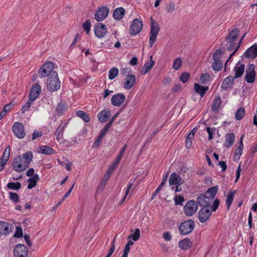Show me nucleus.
Returning a JSON list of instances; mask_svg holds the SVG:
<instances>
[{
	"label": "nucleus",
	"instance_id": "17",
	"mask_svg": "<svg viewBox=\"0 0 257 257\" xmlns=\"http://www.w3.org/2000/svg\"><path fill=\"white\" fill-rule=\"evenodd\" d=\"M109 12L106 6H102L97 9V22H101L107 17Z\"/></svg>",
	"mask_w": 257,
	"mask_h": 257
},
{
	"label": "nucleus",
	"instance_id": "9",
	"mask_svg": "<svg viewBox=\"0 0 257 257\" xmlns=\"http://www.w3.org/2000/svg\"><path fill=\"white\" fill-rule=\"evenodd\" d=\"M143 24L139 19H134L130 26V34L135 36L140 33L142 30Z\"/></svg>",
	"mask_w": 257,
	"mask_h": 257
},
{
	"label": "nucleus",
	"instance_id": "43",
	"mask_svg": "<svg viewBox=\"0 0 257 257\" xmlns=\"http://www.w3.org/2000/svg\"><path fill=\"white\" fill-rule=\"evenodd\" d=\"M76 115L81 118L85 122H88L90 120L88 114L84 111L79 110L76 112Z\"/></svg>",
	"mask_w": 257,
	"mask_h": 257
},
{
	"label": "nucleus",
	"instance_id": "7",
	"mask_svg": "<svg viewBox=\"0 0 257 257\" xmlns=\"http://www.w3.org/2000/svg\"><path fill=\"white\" fill-rule=\"evenodd\" d=\"M255 66L253 64H250L246 68L244 78L247 83H252L255 81Z\"/></svg>",
	"mask_w": 257,
	"mask_h": 257
},
{
	"label": "nucleus",
	"instance_id": "46",
	"mask_svg": "<svg viewBox=\"0 0 257 257\" xmlns=\"http://www.w3.org/2000/svg\"><path fill=\"white\" fill-rule=\"evenodd\" d=\"M245 34L241 38L240 41H239V42L238 43V44H237V45H236V47L235 48V49L234 50V51L230 55V56H229V59L227 60V61L225 63V65L226 64V63L229 61L230 59L236 53V52L238 51V50L239 49L240 46V45L244 39V37H245Z\"/></svg>",
	"mask_w": 257,
	"mask_h": 257
},
{
	"label": "nucleus",
	"instance_id": "13",
	"mask_svg": "<svg viewBox=\"0 0 257 257\" xmlns=\"http://www.w3.org/2000/svg\"><path fill=\"white\" fill-rule=\"evenodd\" d=\"M14 226L10 223L0 221V234L7 235L12 232Z\"/></svg>",
	"mask_w": 257,
	"mask_h": 257
},
{
	"label": "nucleus",
	"instance_id": "4",
	"mask_svg": "<svg viewBox=\"0 0 257 257\" xmlns=\"http://www.w3.org/2000/svg\"><path fill=\"white\" fill-rule=\"evenodd\" d=\"M194 227V221L189 219L182 222L179 227V230L181 234L187 235L192 232Z\"/></svg>",
	"mask_w": 257,
	"mask_h": 257
},
{
	"label": "nucleus",
	"instance_id": "50",
	"mask_svg": "<svg viewBox=\"0 0 257 257\" xmlns=\"http://www.w3.org/2000/svg\"><path fill=\"white\" fill-rule=\"evenodd\" d=\"M116 167L117 166L112 163V164L106 171V173L104 174V176L106 178H107L109 179L111 175L112 174L113 171L116 169Z\"/></svg>",
	"mask_w": 257,
	"mask_h": 257
},
{
	"label": "nucleus",
	"instance_id": "38",
	"mask_svg": "<svg viewBox=\"0 0 257 257\" xmlns=\"http://www.w3.org/2000/svg\"><path fill=\"white\" fill-rule=\"evenodd\" d=\"M40 152L46 155L52 154L54 150L47 146H43L40 147Z\"/></svg>",
	"mask_w": 257,
	"mask_h": 257
},
{
	"label": "nucleus",
	"instance_id": "2",
	"mask_svg": "<svg viewBox=\"0 0 257 257\" xmlns=\"http://www.w3.org/2000/svg\"><path fill=\"white\" fill-rule=\"evenodd\" d=\"M47 88L51 92H54L60 89L61 82L56 71L51 72L47 79Z\"/></svg>",
	"mask_w": 257,
	"mask_h": 257
},
{
	"label": "nucleus",
	"instance_id": "60",
	"mask_svg": "<svg viewBox=\"0 0 257 257\" xmlns=\"http://www.w3.org/2000/svg\"><path fill=\"white\" fill-rule=\"evenodd\" d=\"M175 5L174 3H169L166 7V10L168 13H171L175 10Z\"/></svg>",
	"mask_w": 257,
	"mask_h": 257
},
{
	"label": "nucleus",
	"instance_id": "42",
	"mask_svg": "<svg viewBox=\"0 0 257 257\" xmlns=\"http://www.w3.org/2000/svg\"><path fill=\"white\" fill-rule=\"evenodd\" d=\"M7 186L9 189L16 191H18L21 188V184L20 182H10Z\"/></svg>",
	"mask_w": 257,
	"mask_h": 257
},
{
	"label": "nucleus",
	"instance_id": "34",
	"mask_svg": "<svg viewBox=\"0 0 257 257\" xmlns=\"http://www.w3.org/2000/svg\"><path fill=\"white\" fill-rule=\"evenodd\" d=\"M235 136L233 133L227 134L225 137V146L226 148L231 147L234 142Z\"/></svg>",
	"mask_w": 257,
	"mask_h": 257
},
{
	"label": "nucleus",
	"instance_id": "30",
	"mask_svg": "<svg viewBox=\"0 0 257 257\" xmlns=\"http://www.w3.org/2000/svg\"><path fill=\"white\" fill-rule=\"evenodd\" d=\"M208 86L204 87L198 83H195L194 84V89L195 92L199 94L201 97H203L205 95L206 91L208 90Z\"/></svg>",
	"mask_w": 257,
	"mask_h": 257
},
{
	"label": "nucleus",
	"instance_id": "29",
	"mask_svg": "<svg viewBox=\"0 0 257 257\" xmlns=\"http://www.w3.org/2000/svg\"><path fill=\"white\" fill-rule=\"evenodd\" d=\"M192 245V243L190 239L186 238L181 240L179 242V247L184 250H187L190 248Z\"/></svg>",
	"mask_w": 257,
	"mask_h": 257
},
{
	"label": "nucleus",
	"instance_id": "10",
	"mask_svg": "<svg viewBox=\"0 0 257 257\" xmlns=\"http://www.w3.org/2000/svg\"><path fill=\"white\" fill-rule=\"evenodd\" d=\"M29 250L27 247L23 244H18L14 250V257H27Z\"/></svg>",
	"mask_w": 257,
	"mask_h": 257
},
{
	"label": "nucleus",
	"instance_id": "25",
	"mask_svg": "<svg viewBox=\"0 0 257 257\" xmlns=\"http://www.w3.org/2000/svg\"><path fill=\"white\" fill-rule=\"evenodd\" d=\"M245 66L244 64H239V62L234 68L235 78L241 77L244 72Z\"/></svg>",
	"mask_w": 257,
	"mask_h": 257
},
{
	"label": "nucleus",
	"instance_id": "6",
	"mask_svg": "<svg viewBox=\"0 0 257 257\" xmlns=\"http://www.w3.org/2000/svg\"><path fill=\"white\" fill-rule=\"evenodd\" d=\"M198 209L197 202L194 200H190L187 202L184 207V212L187 216L194 215Z\"/></svg>",
	"mask_w": 257,
	"mask_h": 257
},
{
	"label": "nucleus",
	"instance_id": "36",
	"mask_svg": "<svg viewBox=\"0 0 257 257\" xmlns=\"http://www.w3.org/2000/svg\"><path fill=\"white\" fill-rule=\"evenodd\" d=\"M236 191L229 192L226 197V203L227 209L229 210L233 200L234 195Z\"/></svg>",
	"mask_w": 257,
	"mask_h": 257
},
{
	"label": "nucleus",
	"instance_id": "32",
	"mask_svg": "<svg viewBox=\"0 0 257 257\" xmlns=\"http://www.w3.org/2000/svg\"><path fill=\"white\" fill-rule=\"evenodd\" d=\"M222 103L221 97L219 96H216L213 101L211 109L213 111L218 112Z\"/></svg>",
	"mask_w": 257,
	"mask_h": 257
},
{
	"label": "nucleus",
	"instance_id": "56",
	"mask_svg": "<svg viewBox=\"0 0 257 257\" xmlns=\"http://www.w3.org/2000/svg\"><path fill=\"white\" fill-rule=\"evenodd\" d=\"M23 236V230L20 227H16L14 236L17 238H21Z\"/></svg>",
	"mask_w": 257,
	"mask_h": 257
},
{
	"label": "nucleus",
	"instance_id": "3",
	"mask_svg": "<svg viewBox=\"0 0 257 257\" xmlns=\"http://www.w3.org/2000/svg\"><path fill=\"white\" fill-rule=\"evenodd\" d=\"M151 26L149 37V47L151 48L156 40V38L160 30L158 23L153 18H151Z\"/></svg>",
	"mask_w": 257,
	"mask_h": 257
},
{
	"label": "nucleus",
	"instance_id": "51",
	"mask_svg": "<svg viewBox=\"0 0 257 257\" xmlns=\"http://www.w3.org/2000/svg\"><path fill=\"white\" fill-rule=\"evenodd\" d=\"M190 77V74L188 72L182 73L180 76V80L185 83L187 82Z\"/></svg>",
	"mask_w": 257,
	"mask_h": 257
},
{
	"label": "nucleus",
	"instance_id": "31",
	"mask_svg": "<svg viewBox=\"0 0 257 257\" xmlns=\"http://www.w3.org/2000/svg\"><path fill=\"white\" fill-rule=\"evenodd\" d=\"M218 191V186H215L209 188L205 192L206 195L208 196V198L211 201H212Z\"/></svg>",
	"mask_w": 257,
	"mask_h": 257
},
{
	"label": "nucleus",
	"instance_id": "11",
	"mask_svg": "<svg viewBox=\"0 0 257 257\" xmlns=\"http://www.w3.org/2000/svg\"><path fill=\"white\" fill-rule=\"evenodd\" d=\"M197 204H198L200 206H203V208H207L211 209L212 206L210 205L211 202H212L210 200L207 195L204 194H200L197 198Z\"/></svg>",
	"mask_w": 257,
	"mask_h": 257
},
{
	"label": "nucleus",
	"instance_id": "1",
	"mask_svg": "<svg viewBox=\"0 0 257 257\" xmlns=\"http://www.w3.org/2000/svg\"><path fill=\"white\" fill-rule=\"evenodd\" d=\"M33 158V153L27 152L23 155L15 157L12 163L14 170L16 172H22L29 167Z\"/></svg>",
	"mask_w": 257,
	"mask_h": 257
},
{
	"label": "nucleus",
	"instance_id": "14",
	"mask_svg": "<svg viewBox=\"0 0 257 257\" xmlns=\"http://www.w3.org/2000/svg\"><path fill=\"white\" fill-rule=\"evenodd\" d=\"M41 92V87L39 84H35L33 85L30 90L29 94V99L31 101L35 100L38 97Z\"/></svg>",
	"mask_w": 257,
	"mask_h": 257
},
{
	"label": "nucleus",
	"instance_id": "37",
	"mask_svg": "<svg viewBox=\"0 0 257 257\" xmlns=\"http://www.w3.org/2000/svg\"><path fill=\"white\" fill-rule=\"evenodd\" d=\"M126 147H127V145H125L122 148V149H121V150L120 151L119 153H118V154L117 155L114 162L113 163V164L115 165L116 166H117L118 164H119V163L120 162L122 157V156L123 155V154L124 153V151L126 148Z\"/></svg>",
	"mask_w": 257,
	"mask_h": 257
},
{
	"label": "nucleus",
	"instance_id": "48",
	"mask_svg": "<svg viewBox=\"0 0 257 257\" xmlns=\"http://www.w3.org/2000/svg\"><path fill=\"white\" fill-rule=\"evenodd\" d=\"M210 79V75L208 73H204L201 75L199 81L202 84H205L206 82H208Z\"/></svg>",
	"mask_w": 257,
	"mask_h": 257
},
{
	"label": "nucleus",
	"instance_id": "22",
	"mask_svg": "<svg viewBox=\"0 0 257 257\" xmlns=\"http://www.w3.org/2000/svg\"><path fill=\"white\" fill-rule=\"evenodd\" d=\"M111 112L109 110H103L100 111L97 116L98 120L101 122H106L111 117Z\"/></svg>",
	"mask_w": 257,
	"mask_h": 257
},
{
	"label": "nucleus",
	"instance_id": "41",
	"mask_svg": "<svg viewBox=\"0 0 257 257\" xmlns=\"http://www.w3.org/2000/svg\"><path fill=\"white\" fill-rule=\"evenodd\" d=\"M182 64V60L181 58L178 57L176 58L173 63V68L175 70H179Z\"/></svg>",
	"mask_w": 257,
	"mask_h": 257
},
{
	"label": "nucleus",
	"instance_id": "64",
	"mask_svg": "<svg viewBox=\"0 0 257 257\" xmlns=\"http://www.w3.org/2000/svg\"><path fill=\"white\" fill-rule=\"evenodd\" d=\"M80 35L79 34H77L75 36V38H74V39L73 40V41L72 43V44L70 46V48H72L75 45V44H76V43L77 42L78 40H80Z\"/></svg>",
	"mask_w": 257,
	"mask_h": 257
},
{
	"label": "nucleus",
	"instance_id": "49",
	"mask_svg": "<svg viewBox=\"0 0 257 257\" xmlns=\"http://www.w3.org/2000/svg\"><path fill=\"white\" fill-rule=\"evenodd\" d=\"M184 201V198L180 195H176L174 197V202L176 205H182V202Z\"/></svg>",
	"mask_w": 257,
	"mask_h": 257
},
{
	"label": "nucleus",
	"instance_id": "44",
	"mask_svg": "<svg viewBox=\"0 0 257 257\" xmlns=\"http://www.w3.org/2000/svg\"><path fill=\"white\" fill-rule=\"evenodd\" d=\"M223 63L221 61H214L212 65L213 70L218 71L222 69Z\"/></svg>",
	"mask_w": 257,
	"mask_h": 257
},
{
	"label": "nucleus",
	"instance_id": "15",
	"mask_svg": "<svg viewBox=\"0 0 257 257\" xmlns=\"http://www.w3.org/2000/svg\"><path fill=\"white\" fill-rule=\"evenodd\" d=\"M10 150L11 148L8 146L5 150L3 155L0 159V171L4 170L7 162L10 158Z\"/></svg>",
	"mask_w": 257,
	"mask_h": 257
},
{
	"label": "nucleus",
	"instance_id": "59",
	"mask_svg": "<svg viewBox=\"0 0 257 257\" xmlns=\"http://www.w3.org/2000/svg\"><path fill=\"white\" fill-rule=\"evenodd\" d=\"M131 71L128 68H124L120 69V75L122 76L126 77L127 75H131Z\"/></svg>",
	"mask_w": 257,
	"mask_h": 257
},
{
	"label": "nucleus",
	"instance_id": "16",
	"mask_svg": "<svg viewBox=\"0 0 257 257\" xmlns=\"http://www.w3.org/2000/svg\"><path fill=\"white\" fill-rule=\"evenodd\" d=\"M125 100V96L122 93H117L111 97L112 104L115 106H119L122 104Z\"/></svg>",
	"mask_w": 257,
	"mask_h": 257
},
{
	"label": "nucleus",
	"instance_id": "33",
	"mask_svg": "<svg viewBox=\"0 0 257 257\" xmlns=\"http://www.w3.org/2000/svg\"><path fill=\"white\" fill-rule=\"evenodd\" d=\"M244 137V135L243 134L241 135L240 140H239V147L235 150L234 153V158H237V159H239L240 155H241L243 149V138Z\"/></svg>",
	"mask_w": 257,
	"mask_h": 257
},
{
	"label": "nucleus",
	"instance_id": "35",
	"mask_svg": "<svg viewBox=\"0 0 257 257\" xmlns=\"http://www.w3.org/2000/svg\"><path fill=\"white\" fill-rule=\"evenodd\" d=\"M110 123H107L97 137V147L99 146L101 140L107 134L108 129L111 127Z\"/></svg>",
	"mask_w": 257,
	"mask_h": 257
},
{
	"label": "nucleus",
	"instance_id": "27",
	"mask_svg": "<svg viewBox=\"0 0 257 257\" xmlns=\"http://www.w3.org/2000/svg\"><path fill=\"white\" fill-rule=\"evenodd\" d=\"M240 31L238 29L234 28L229 33L226 37V39L235 41L237 39Z\"/></svg>",
	"mask_w": 257,
	"mask_h": 257
},
{
	"label": "nucleus",
	"instance_id": "20",
	"mask_svg": "<svg viewBox=\"0 0 257 257\" xmlns=\"http://www.w3.org/2000/svg\"><path fill=\"white\" fill-rule=\"evenodd\" d=\"M235 79V78L232 76L226 77L221 83V89L227 90L228 88H230L233 85Z\"/></svg>",
	"mask_w": 257,
	"mask_h": 257
},
{
	"label": "nucleus",
	"instance_id": "52",
	"mask_svg": "<svg viewBox=\"0 0 257 257\" xmlns=\"http://www.w3.org/2000/svg\"><path fill=\"white\" fill-rule=\"evenodd\" d=\"M108 179V178H106L105 177L103 176V178L100 181L99 186L97 187V190L99 189V190L102 191L106 186Z\"/></svg>",
	"mask_w": 257,
	"mask_h": 257
},
{
	"label": "nucleus",
	"instance_id": "61",
	"mask_svg": "<svg viewBox=\"0 0 257 257\" xmlns=\"http://www.w3.org/2000/svg\"><path fill=\"white\" fill-rule=\"evenodd\" d=\"M31 105V102L28 101L25 103V104L22 107L21 111L22 113H24L25 111H28Z\"/></svg>",
	"mask_w": 257,
	"mask_h": 257
},
{
	"label": "nucleus",
	"instance_id": "8",
	"mask_svg": "<svg viewBox=\"0 0 257 257\" xmlns=\"http://www.w3.org/2000/svg\"><path fill=\"white\" fill-rule=\"evenodd\" d=\"M12 131L15 135L19 139H23L26 136L24 126L21 122H15L12 126Z\"/></svg>",
	"mask_w": 257,
	"mask_h": 257
},
{
	"label": "nucleus",
	"instance_id": "63",
	"mask_svg": "<svg viewBox=\"0 0 257 257\" xmlns=\"http://www.w3.org/2000/svg\"><path fill=\"white\" fill-rule=\"evenodd\" d=\"M163 238L166 241H170L172 239V235L168 231H166L163 234Z\"/></svg>",
	"mask_w": 257,
	"mask_h": 257
},
{
	"label": "nucleus",
	"instance_id": "18",
	"mask_svg": "<svg viewBox=\"0 0 257 257\" xmlns=\"http://www.w3.org/2000/svg\"><path fill=\"white\" fill-rule=\"evenodd\" d=\"M136 78L135 75L131 74L127 75L124 82L123 87L125 89L129 90L131 89L136 83Z\"/></svg>",
	"mask_w": 257,
	"mask_h": 257
},
{
	"label": "nucleus",
	"instance_id": "21",
	"mask_svg": "<svg viewBox=\"0 0 257 257\" xmlns=\"http://www.w3.org/2000/svg\"><path fill=\"white\" fill-rule=\"evenodd\" d=\"M169 183L170 186L172 185H180L182 183V178L177 173H172L169 179Z\"/></svg>",
	"mask_w": 257,
	"mask_h": 257
},
{
	"label": "nucleus",
	"instance_id": "24",
	"mask_svg": "<svg viewBox=\"0 0 257 257\" xmlns=\"http://www.w3.org/2000/svg\"><path fill=\"white\" fill-rule=\"evenodd\" d=\"M125 12V9L122 7L116 8L113 12V18L117 21L120 20L124 16Z\"/></svg>",
	"mask_w": 257,
	"mask_h": 257
},
{
	"label": "nucleus",
	"instance_id": "45",
	"mask_svg": "<svg viewBox=\"0 0 257 257\" xmlns=\"http://www.w3.org/2000/svg\"><path fill=\"white\" fill-rule=\"evenodd\" d=\"M245 109L243 107H240L236 111L235 113V118L237 120H241L244 114H245Z\"/></svg>",
	"mask_w": 257,
	"mask_h": 257
},
{
	"label": "nucleus",
	"instance_id": "53",
	"mask_svg": "<svg viewBox=\"0 0 257 257\" xmlns=\"http://www.w3.org/2000/svg\"><path fill=\"white\" fill-rule=\"evenodd\" d=\"M9 196L10 200H11L14 203H16L19 202V197L17 193L12 192H10Z\"/></svg>",
	"mask_w": 257,
	"mask_h": 257
},
{
	"label": "nucleus",
	"instance_id": "5",
	"mask_svg": "<svg viewBox=\"0 0 257 257\" xmlns=\"http://www.w3.org/2000/svg\"><path fill=\"white\" fill-rule=\"evenodd\" d=\"M54 66L52 62H47L43 64L39 70V75L40 78L49 76L51 72H53Z\"/></svg>",
	"mask_w": 257,
	"mask_h": 257
},
{
	"label": "nucleus",
	"instance_id": "19",
	"mask_svg": "<svg viewBox=\"0 0 257 257\" xmlns=\"http://www.w3.org/2000/svg\"><path fill=\"white\" fill-rule=\"evenodd\" d=\"M245 57L248 59H254L257 57V44L248 48L245 53Z\"/></svg>",
	"mask_w": 257,
	"mask_h": 257
},
{
	"label": "nucleus",
	"instance_id": "12",
	"mask_svg": "<svg viewBox=\"0 0 257 257\" xmlns=\"http://www.w3.org/2000/svg\"><path fill=\"white\" fill-rule=\"evenodd\" d=\"M211 209L207 208H201L198 213V218L201 223H204L211 214Z\"/></svg>",
	"mask_w": 257,
	"mask_h": 257
},
{
	"label": "nucleus",
	"instance_id": "28",
	"mask_svg": "<svg viewBox=\"0 0 257 257\" xmlns=\"http://www.w3.org/2000/svg\"><path fill=\"white\" fill-rule=\"evenodd\" d=\"M150 59V62H147L142 68L141 73L142 74H146L155 64V61L153 60V56H151Z\"/></svg>",
	"mask_w": 257,
	"mask_h": 257
},
{
	"label": "nucleus",
	"instance_id": "58",
	"mask_svg": "<svg viewBox=\"0 0 257 257\" xmlns=\"http://www.w3.org/2000/svg\"><path fill=\"white\" fill-rule=\"evenodd\" d=\"M28 182H29V184L28 185V188L29 189H32L34 187H35L37 185L36 181H35L33 180V179H29L28 180Z\"/></svg>",
	"mask_w": 257,
	"mask_h": 257
},
{
	"label": "nucleus",
	"instance_id": "39",
	"mask_svg": "<svg viewBox=\"0 0 257 257\" xmlns=\"http://www.w3.org/2000/svg\"><path fill=\"white\" fill-rule=\"evenodd\" d=\"M66 108H67V105H66V103H60L58 105L57 108H56L57 114L58 115H62L64 113L65 111L66 110Z\"/></svg>",
	"mask_w": 257,
	"mask_h": 257
},
{
	"label": "nucleus",
	"instance_id": "55",
	"mask_svg": "<svg viewBox=\"0 0 257 257\" xmlns=\"http://www.w3.org/2000/svg\"><path fill=\"white\" fill-rule=\"evenodd\" d=\"M222 54V52L220 50L218 49L213 54L212 57L214 61H220V55Z\"/></svg>",
	"mask_w": 257,
	"mask_h": 257
},
{
	"label": "nucleus",
	"instance_id": "23",
	"mask_svg": "<svg viewBox=\"0 0 257 257\" xmlns=\"http://www.w3.org/2000/svg\"><path fill=\"white\" fill-rule=\"evenodd\" d=\"M237 44L234 41H231L229 40H227L225 39V40L222 43V46L223 47L225 48V49L229 51H232L233 50H235Z\"/></svg>",
	"mask_w": 257,
	"mask_h": 257
},
{
	"label": "nucleus",
	"instance_id": "57",
	"mask_svg": "<svg viewBox=\"0 0 257 257\" xmlns=\"http://www.w3.org/2000/svg\"><path fill=\"white\" fill-rule=\"evenodd\" d=\"M216 130L215 128L214 127H212V128H210L209 127H207L206 128V131L209 135V136H208V140H211L213 138V134L214 133V131Z\"/></svg>",
	"mask_w": 257,
	"mask_h": 257
},
{
	"label": "nucleus",
	"instance_id": "40",
	"mask_svg": "<svg viewBox=\"0 0 257 257\" xmlns=\"http://www.w3.org/2000/svg\"><path fill=\"white\" fill-rule=\"evenodd\" d=\"M118 69L116 67H112L108 72V78L110 80L114 79L118 74Z\"/></svg>",
	"mask_w": 257,
	"mask_h": 257
},
{
	"label": "nucleus",
	"instance_id": "26",
	"mask_svg": "<svg viewBox=\"0 0 257 257\" xmlns=\"http://www.w3.org/2000/svg\"><path fill=\"white\" fill-rule=\"evenodd\" d=\"M106 26L102 23L97 24V38H102L107 33Z\"/></svg>",
	"mask_w": 257,
	"mask_h": 257
},
{
	"label": "nucleus",
	"instance_id": "62",
	"mask_svg": "<svg viewBox=\"0 0 257 257\" xmlns=\"http://www.w3.org/2000/svg\"><path fill=\"white\" fill-rule=\"evenodd\" d=\"M219 200L218 199H216L213 202V205L211 206H212V208H211V212L212 211H215L217 208L219 206Z\"/></svg>",
	"mask_w": 257,
	"mask_h": 257
},
{
	"label": "nucleus",
	"instance_id": "47",
	"mask_svg": "<svg viewBox=\"0 0 257 257\" xmlns=\"http://www.w3.org/2000/svg\"><path fill=\"white\" fill-rule=\"evenodd\" d=\"M140 236V231L139 228H136L133 234H131L128 236L127 239L130 238L131 237L134 241H137Z\"/></svg>",
	"mask_w": 257,
	"mask_h": 257
},
{
	"label": "nucleus",
	"instance_id": "54",
	"mask_svg": "<svg viewBox=\"0 0 257 257\" xmlns=\"http://www.w3.org/2000/svg\"><path fill=\"white\" fill-rule=\"evenodd\" d=\"M83 27L86 32V33L88 34L89 32L90 29L91 27V22L89 20H87L83 24Z\"/></svg>",
	"mask_w": 257,
	"mask_h": 257
}]
</instances>
